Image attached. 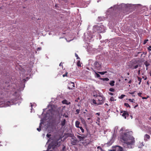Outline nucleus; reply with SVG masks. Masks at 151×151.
<instances>
[{
	"label": "nucleus",
	"instance_id": "obj_8",
	"mask_svg": "<svg viewBox=\"0 0 151 151\" xmlns=\"http://www.w3.org/2000/svg\"><path fill=\"white\" fill-rule=\"evenodd\" d=\"M123 149L122 147L119 146H116L115 147L114 149V151H122Z\"/></svg>",
	"mask_w": 151,
	"mask_h": 151
},
{
	"label": "nucleus",
	"instance_id": "obj_51",
	"mask_svg": "<svg viewBox=\"0 0 151 151\" xmlns=\"http://www.w3.org/2000/svg\"><path fill=\"white\" fill-rule=\"evenodd\" d=\"M67 0H59V1H64L65 2L67 1Z\"/></svg>",
	"mask_w": 151,
	"mask_h": 151
},
{
	"label": "nucleus",
	"instance_id": "obj_11",
	"mask_svg": "<svg viewBox=\"0 0 151 151\" xmlns=\"http://www.w3.org/2000/svg\"><path fill=\"white\" fill-rule=\"evenodd\" d=\"M66 119H63L61 121L60 123V125L62 127L64 126L66 124Z\"/></svg>",
	"mask_w": 151,
	"mask_h": 151
},
{
	"label": "nucleus",
	"instance_id": "obj_9",
	"mask_svg": "<svg viewBox=\"0 0 151 151\" xmlns=\"http://www.w3.org/2000/svg\"><path fill=\"white\" fill-rule=\"evenodd\" d=\"M122 115L125 119H126L127 118V117H128L129 116V114L127 111H124Z\"/></svg>",
	"mask_w": 151,
	"mask_h": 151
},
{
	"label": "nucleus",
	"instance_id": "obj_22",
	"mask_svg": "<svg viewBox=\"0 0 151 151\" xmlns=\"http://www.w3.org/2000/svg\"><path fill=\"white\" fill-rule=\"evenodd\" d=\"M77 65L78 67H81V62H80V60H78V61L77 63Z\"/></svg>",
	"mask_w": 151,
	"mask_h": 151
},
{
	"label": "nucleus",
	"instance_id": "obj_28",
	"mask_svg": "<svg viewBox=\"0 0 151 151\" xmlns=\"http://www.w3.org/2000/svg\"><path fill=\"white\" fill-rule=\"evenodd\" d=\"M138 67V65H134V67H132V69H136Z\"/></svg>",
	"mask_w": 151,
	"mask_h": 151
},
{
	"label": "nucleus",
	"instance_id": "obj_10",
	"mask_svg": "<svg viewBox=\"0 0 151 151\" xmlns=\"http://www.w3.org/2000/svg\"><path fill=\"white\" fill-rule=\"evenodd\" d=\"M76 136L79 139V141H83L85 138L84 136H81L78 135H76Z\"/></svg>",
	"mask_w": 151,
	"mask_h": 151
},
{
	"label": "nucleus",
	"instance_id": "obj_49",
	"mask_svg": "<svg viewBox=\"0 0 151 151\" xmlns=\"http://www.w3.org/2000/svg\"><path fill=\"white\" fill-rule=\"evenodd\" d=\"M132 82V81L131 80H129V81L128 82V83L129 84H130Z\"/></svg>",
	"mask_w": 151,
	"mask_h": 151
},
{
	"label": "nucleus",
	"instance_id": "obj_42",
	"mask_svg": "<svg viewBox=\"0 0 151 151\" xmlns=\"http://www.w3.org/2000/svg\"><path fill=\"white\" fill-rule=\"evenodd\" d=\"M96 76L97 77H100V76L99 75V74H98L97 73H96Z\"/></svg>",
	"mask_w": 151,
	"mask_h": 151
},
{
	"label": "nucleus",
	"instance_id": "obj_63",
	"mask_svg": "<svg viewBox=\"0 0 151 151\" xmlns=\"http://www.w3.org/2000/svg\"><path fill=\"white\" fill-rule=\"evenodd\" d=\"M129 73H127V75H129Z\"/></svg>",
	"mask_w": 151,
	"mask_h": 151
},
{
	"label": "nucleus",
	"instance_id": "obj_38",
	"mask_svg": "<svg viewBox=\"0 0 151 151\" xmlns=\"http://www.w3.org/2000/svg\"><path fill=\"white\" fill-rule=\"evenodd\" d=\"M51 136V134H47V135H46V136L48 137V138H49Z\"/></svg>",
	"mask_w": 151,
	"mask_h": 151
},
{
	"label": "nucleus",
	"instance_id": "obj_15",
	"mask_svg": "<svg viewBox=\"0 0 151 151\" xmlns=\"http://www.w3.org/2000/svg\"><path fill=\"white\" fill-rule=\"evenodd\" d=\"M150 138V135L147 134H146L144 136V139L145 140H147V139H149Z\"/></svg>",
	"mask_w": 151,
	"mask_h": 151
},
{
	"label": "nucleus",
	"instance_id": "obj_60",
	"mask_svg": "<svg viewBox=\"0 0 151 151\" xmlns=\"http://www.w3.org/2000/svg\"><path fill=\"white\" fill-rule=\"evenodd\" d=\"M85 110L86 111H87V109H85Z\"/></svg>",
	"mask_w": 151,
	"mask_h": 151
},
{
	"label": "nucleus",
	"instance_id": "obj_32",
	"mask_svg": "<svg viewBox=\"0 0 151 151\" xmlns=\"http://www.w3.org/2000/svg\"><path fill=\"white\" fill-rule=\"evenodd\" d=\"M109 91L111 92H113L114 91V89L113 88H110L109 89Z\"/></svg>",
	"mask_w": 151,
	"mask_h": 151
},
{
	"label": "nucleus",
	"instance_id": "obj_17",
	"mask_svg": "<svg viewBox=\"0 0 151 151\" xmlns=\"http://www.w3.org/2000/svg\"><path fill=\"white\" fill-rule=\"evenodd\" d=\"M81 120L82 123L83 124L84 126H86V124L85 120L83 118H82Z\"/></svg>",
	"mask_w": 151,
	"mask_h": 151
},
{
	"label": "nucleus",
	"instance_id": "obj_59",
	"mask_svg": "<svg viewBox=\"0 0 151 151\" xmlns=\"http://www.w3.org/2000/svg\"><path fill=\"white\" fill-rule=\"evenodd\" d=\"M55 6L56 7H57V5L56 4V5H55Z\"/></svg>",
	"mask_w": 151,
	"mask_h": 151
},
{
	"label": "nucleus",
	"instance_id": "obj_6",
	"mask_svg": "<svg viewBox=\"0 0 151 151\" xmlns=\"http://www.w3.org/2000/svg\"><path fill=\"white\" fill-rule=\"evenodd\" d=\"M94 65L95 68L98 70H100L101 68V65L97 61H95Z\"/></svg>",
	"mask_w": 151,
	"mask_h": 151
},
{
	"label": "nucleus",
	"instance_id": "obj_20",
	"mask_svg": "<svg viewBox=\"0 0 151 151\" xmlns=\"http://www.w3.org/2000/svg\"><path fill=\"white\" fill-rule=\"evenodd\" d=\"M137 78H138V81H139V82L138 83V84H139V85H140L142 79L141 78L139 77H137Z\"/></svg>",
	"mask_w": 151,
	"mask_h": 151
},
{
	"label": "nucleus",
	"instance_id": "obj_37",
	"mask_svg": "<svg viewBox=\"0 0 151 151\" xmlns=\"http://www.w3.org/2000/svg\"><path fill=\"white\" fill-rule=\"evenodd\" d=\"M149 96H147V97H142V99H147L148 98H149Z\"/></svg>",
	"mask_w": 151,
	"mask_h": 151
},
{
	"label": "nucleus",
	"instance_id": "obj_48",
	"mask_svg": "<svg viewBox=\"0 0 151 151\" xmlns=\"http://www.w3.org/2000/svg\"><path fill=\"white\" fill-rule=\"evenodd\" d=\"M136 105L134 106V108H136L138 106V104H137V103H135Z\"/></svg>",
	"mask_w": 151,
	"mask_h": 151
},
{
	"label": "nucleus",
	"instance_id": "obj_53",
	"mask_svg": "<svg viewBox=\"0 0 151 151\" xmlns=\"http://www.w3.org/2000/svg\"><path fill=\"white\" fill-rule=\"evenodd\" d=\"M145 65L146 67H147L149 65V64H147V63L145 64Z\"/></svg>",
	"mask_w": 151,
	"mask_h": 151
},
{
	"label": "nucleus",
	"instance_id": "obj_36",
	"mask_svg": "<svg viewBox=\"0 0 151 151\" xmlns=\"http://www.w3.org/2000/svg\"><path fill=\"white\" fill-rule=\"evenodd\" d=\"M68 73L67 72H66L65 73V74H63V77H65V76H67V74H68Z\"/></svg>",
	"mask_w": 151,
	"mask_h": 151
},
{
	"label": "nucleus",
	"instance_id": "obj_5",
	"mask_svg": "<svg viewBox=\"0 0 151 151\" xmlns=\"http://www.w3.org/2000/svg\"><path fill=\"white\" fill-rule=\"evenodd\" d=\"M96 29L98 32L101 33L104 31V27L103 25H97Z\"/></svg>",
	"mask_w": 151,
	"mask_h": 151
},
{
	"label": "nucleus",
	"instance_id": "obj_58",
	"mask_svg": "<svg viewBox=\"0 0 151 151\" xmlns=\"http://www.w3.org/2000/svg\"><path fill=\"white\" fill-rule=\"evenodd\" d=\"M124 80H125V81H127V78H125V79Z\"/></svg>",
	"mask_w": 151,
	"mask_h": 151
},
{
	"label": "nucleus",
	"instance_id": "obj_44",
	"mask_svg": "<svg viewBox=\"0 0 151 151\" xmlns=\"http://www.w3.org/2000/svg\"><path fill=\"white\" fill-rule=\"evenodd\" d=\"M41 49V48L40 47H38L37 49V51L40 50Z\"/></svg>",
	"mask_w": 151,
	"mask_h": 151
},
{
	"label": "nucleus",
	"instance_id": "obj_26",
	"mask_svg": "<svg viewBox=\"0 0 151 151\" xmlns=\"http://www.w3.org/2000/svg\"><path fill=\"white\" fill-rule=\"evenodd\" d=\"M97 149H99L101 151H104V150L103 149L101 148V147L100 146H98L97 147Z\"/></svg>",
	"mask_w": 151,
	"mask_h": 151
},
{
	"label": "nucleus",
	"instance_id": "obj_31",
	"mask_svg": "<svg viewBox=\"0 0 151 151\" xmlns=\"http://www.w3.org/2000/svg\"><path fill=\"white\" fill-rule=\"evenodd\" d=\"M106 72H99V73L101 75H104V74H105Z\"/></svg>",
	"mask_w": 151,
	"mask_h": 151
},
{
	"label": "nucleus",
	"instance_id": "obj_50",
	"mask_svg": "<svg viewBox=\"0 0 151 151\" xmlns=\"http://www.w3.org/2000/svg\"><path fill=\"white\" fill-rule=\"evenodd\" d=\"M109 95H113V93H112L109 92Z\"/></svg>",
	"mask_w": 151,
	"mask_h": 151
},
{
	"label": "nucleus",
	"instance_id": "obj_27",
	"mask_svg": "<svg viewBox=\"0 0 151 151\" xmlns=\"http://www.w3.org/2000/svg\"><path fill=\"white\" fill-rule=\"evenodd\" d=\"M128 100H129V101L130 102L134 103H135V102L134 101V99H128Z\"/></svg>",
	"mask_w": 151,
	"mask_h": 151
},
{
	"label": "nucleus",
	"instance_id": "obj_35",
	"mask_svg": "<svg viewBox=\"0 0 151 151\" xmlns=\"http://www.w3.org/2000/svg\"><path fill=\"white\" fill-rule=\"evenodd\" d=\"M75 56L77 58V59H80V58L78 56V55L76 53H75Z\"/></svg>",
	"mask_w": 151,
	"mask_h": 151
},
{
	"label": "nucleus",
	"instance_id": "obj_46",
	"mask_svg": "<svg viewBox=\"0 0 151 151\" xmlns=\"http://www.w3.org/2000/svg\"><path fill=\"white\" fill-rule=\"evenodd\" d=\"M140 73V70H139L138 71V75H139Z\"/></svg>",
	"mask_w": 151,
	"mask_h": 151
},
{
	"label": "nucleus",
	"instance_id": "obj_39",
	"mask_svg": "<svg viewBox=\"0 0 151 151\" xmlns=\"http://www.w3.org/2000/svg\"><path fill=\"white\" fill-rule=\"evenodd\" d=\"M147 48L149 51H151V46H149Z\"/></svg>",
	"mask_w": 151,
	"mask_h": 151
},
{
	"label": "nucleus",
	"instance_id": "obj_40",
	"mask_svg": "<svg viewBox=\"0 0 151 151\" xmlns=\"http://www.w3.org/2000/svg\"><path fill=\"white\" fill-rule=\"evenodd\" d=\"M103 80H105L106 81H108L109 80V79L108 78H103Z\"/></svg>",
	"mask_w": 151,
	"mask_h": 151
},
{
	"label": "nucleus",
	"instance_id": "obj_12",
	"mask_svg": "<svg viewBox=\"0 0 151 151\" xmlns=\"http://www.w3.org/2000/svg\"><path fill=\"white\" fill-rule=\"evenodd\" d=\"M13 104V102L10 101H8L6 103L5 105L7 106H8Z\"/></svg>",
	"mask_w": 151,
	"mask_h": 151
},
{
	"label": "nucleus",
	"instance_id": "obj_3",
	"mask_svg": "<svg viewBox=\"0 0 151 151\" xmlns=\"http://www.w3.org/2000/svg\"><path fill=\"white\" fill-rule=\"evenodd\" d=\"M60 139H54L49 144L48 148L52 147L54 149L55 147H59L61 144V141H59Z\"/></svg>",
	"mask_w": 151,
	"mask_h": 151
},
{
	"label": "nucleus",
	"instance_id": "obj_16",
	"mask_svg": "<svg viewBox=\"0 0 151 151\" xmlns=\"http://www.w3.org/2000/svg\"><path fill=\"white\" fill-rule=\"evenodd\" d=\"M80 124V122L78 121H77L75 122V126L77 128L79 127V124Z\"/></svg>",
	"mask_w": 151,
	"mask_h": 151
},
{
	"label": "nucleus",
	"instance_id": "obj_52",
	"mask_svg": "<svg viewBox=\"0 0 151 151\" xmlns=\"http://www.w3.org/2000/svg\"><path fill=\"white\" fill-rule=\"evenodd\" d=\"M96 114H97V115H98V116H99L100 115V113H97Z\"/></svg>",
	"mask_w": 151,
	"mask_h": 151
},
{
	"label": "nucleus",
	"instance_id": "obj_62",
	"mask_svg": "<svg viewBox=\"0 0 151 151\" xmlns=\"http://www.w3.org/2000/svg\"><path fill=\"white\" fill-rule=\"evenodd\" d=\"M147 84H149L148 81H147Z\"/></svg>",
	"mask_w": 151,
	"mask_h": 151
},
{
	"label": "nucleus",
	"instance_id": "obj_54",
	"mask_svg": "<svg viewBox=\"0 0 151 151\" xmlns=\"http://www.w3.org/2000/svg\"><path fill=\"white\" fill-rule=\"evenodd\" d=\"M149 119L150 120H151V116L149 118Z\"/></svg>",
	"mask_w": 151,
	"mask_h": 151
},
{
	"label": "nucleus",
	"instance_id": "obj_14",
	"mask_svg": "<svg viewBox=\"0 0 151 151\" xmlns=\"http://www.w3.org/2000/svg\"><path fill=\"white\" fill-rule=\"evenodd\" d=\"M137 63L136 61H133L131 63V64L130 65V68L132 69V67H134V65Z\"/></svg>",
	"mask_w": 151,
	"mask_h": 151
},
{
	"label": "nucleus",
	"instance_id": "obj_7",
	"mask_svg": "<svg viewBox=\"0 0 151 151\" xmlns=\"http://www.w3.org/2000/svg\"><path fill=\"white\" fill-rule=\"evenodd\" d=\"M75 87V84L73 82H71L68 86V88L69 90H72Z\"/></svg>",
	"mask_w": 151,
	"mask_h": 151
},
{
	"label": "nucleus",
	"instance_id": "obj_29",
	"mask_svg": "<svg viewBox=\"0 0 151 151\" xmlns=\"http://www.w3.org/2000/svg\"><path fill=\"white\" fill-rule=\"evenodd\" d=\"M125 96V95H122L120 97H119V98L120 99H122Z\"/></svg>",
	"mask_w": 151,
	"mask_h": 151
},
{
	"label": "nucleus",
	"instance_id": "obj_13",
	"mask_svg": "<svg viewBox=\"0 0 151 151\" xmlns=\"http://www.w3.org/2000/svg\"><path fill=\"white\" fill-rule=\"evenodd\" d=\"M62 103L63 104H65L67 105H69L70 104V102L68 101L67 100H64L62 101Z\"/></svg>",
	"mask_w": 151,
	"mask_h": 151
},
{
	"label": "nucleus",
	"instance_id": "obj_43",
	"mask_svg": "<svg viewBox=\"0 0 151 151\" xmlns=\"http://www.w3.org/2000/svg\"><path fill=\"white\" fill-rule=\"evenodd\" d=\"M135 92V91L132 92H129V93L131 94H134V93Z\"/></svg>",
	"mask_w": 151,
	"mask_h": 151
},
{
	"label": "nucleus",
	"instance_id": "obj_47",
	"mask_svg": "<svg viewBox=\"0 0 151 151\" xmlns=\"http://www.w3.org/2000/svg\"><path fill=\"white\" fill-rule=\"evenodd\" d=\"M63 116H64L66 118H67L68 117V116L67 115H65V114H64V115H63Z\"/></svg>",
	"mask_w": 151,
	"mask_h": 151
},
{
	"label": "nucleus",
	"instance_id": "obj_24",
	"mask_svg": "<svg viewBox=\"0 0 151 151\" xmlns=\"http://www.w3.org/2000/svg\"><path fill=\"white\" fill-rule=\"evenodd\" d=\"M124 105L126 107H129V108H130V106H129V104L127 103H125L124 104Z\"/></svg>",
	"mask_w": 151,
	"mask_h": 151
},
{
	"label": "nucleus",
	"instance_id": "obj_45",
	"mask_svg": "<svg viewBox=\"0 0 151 151\" xmlns=\"http://www.w3.org/2000/svg\"><path fill=\"white\" fill-rule=\"evenodd\" d=\"M51 148V147H49L46 150H44L43 151H52L51 150H49V149H50Z\"/></svg>",
	"mask_w": 151,
	"mask_h": 151
},
{
	"label": "nucleus",
	"instance_id": "obj_18",
	"mask_svg": "<svg viewBox=\"0 0 151 151\" xmlns=\"http://www.w3.org/2000/svg\"><path fill=\"white\" fill-rule=\"evenodd\" d=\"M147 132L151 135V127H148V129H147Z\"/></svg>",
	"mask_w": 151,
	"mask_h": 151
},
{
	"label": "nucleus",
	"instance_id": "obj_34",
	"mask_svg": "<svg viewBox=\"0 0 151 151\" xmlns=\"http://www.w3.org/2000/svg\"><path fill=\"white\" fill-rule=\"evenodd\" d=\"M148 41V39L145 40L144 41L143 44L144 45L146 44L147 42Z\"/></svg>",
	"mask_w": 151,
	"mask_h": 151
},
{
	"label": "nucleus",
	"instance_id": "obj_56",
	"mask_svg": "<svg viewBox=\"0 0 151 151\" xmlns=\"http://www.w3.org/2000/svg\"><path fill=\"white\" fill-rule=\"evenodd\" d=\"M90 142H91L90 141H89L88 142H87V143H88V144H89Z\"/></svg>",
	"mask_w": 151,
	"mask_h": 151
},
{
	"label": "nucleus",
	"instance_id": "obj_23",
	"mask_svg": "<svg viewBox=\"0 0 151 151\" xmlns=\"http://www.w3.org/2000/svg\"><path fill=\"white\" fill-rule=\"evenodd\" d=\"M63 148L61 151H66L65 146L64 145H63Z\"/></svg>",
	"mask_w": 151,
	"mask_h": 151
},
{
	"label": "nucleus",
	"instance_id": "obj_4",
	"mask_svg": "<svg viewBox=\"0 0 151 151\" xmlns=\"http://www.w3.org/2000/svg\"><path fill=\"white\" fill-rule=\"evenodd\" d=\"M71 143L73 145H76L77 143L79 142V141L76 139V137L74 135L71 136Z\"/></svg>",
	"mask_w": 151,
	"mask_h": 151
},
{
	"label": "nucleus",
	"instance_id": "obj_61",
	"mask_svg": "<svg viewBox=\"0 0 151 151\" xmlns=\"http://www.w3.org/2000/svg\"><path fill=\"white\" fill-rule=\"evenodd\" d=\"M90 119V118H88L87 119H88V120H89V119Z\"/></svg>",
	"mask_w": 151,
	"mask_h": 151
},
{
	"label": "nucleus",
	"instance_id": "obj_41",
	"mask_svg": "<svg viewBox=\"0 0 151 151\" xmlns=\"http://www.w3.org/2000/svg\"><path fill=\"white\" fill-rule=\"evenodd\" d=\"M142 93H138V96L139 97H142L141 96V94H142Z\"/></svg>",
	"mask_w": 151,
	"mask_h": 151
},
{
	"label": "nucleus",
	"instance_id": "obj_1",
	"mask_svg": "<svg viewBox=\"0 0 151 151\" xmlns=\"http://www.w3.org/2000/svg\"><path fill=\"white\" fill-rule=\"evenodd\" d=\"M122 142L124 143L123 145L126 148H133L135 142L134 138L131 136L129 132L124 133L121 137Z\"/></svg>",
	"mask_w": 151,
	"mask_h": 151
},
{
	"label": "nucleus",
	"instance_id": "obj_25",
	"mask_svg": "<svg viewBox=\"0 0 151 151\" xmlns=\"http://www.w3.org/2000/svg\"><path fill=\"white\" fill-rule=\"evenodd\" d=\"M78 128H79L80 129L82 133L84 132V130L82 127H78Z\"/></svg>",
	"mask_w": 151,
	"mask_h": 151
},
{
	"label": "nucleus",
	"instance_id": "obj_19",
	"mask_svg": "<svg viewBox=\"0 0 151 151\" xmlns=\"http://www.w3.org/2000/svg\"><path fill=\"white\" fill-rule=\"evenodd\" d=\"M115 83V82L114 81H111L110 82V85L111 86H113L114 85V83Z\"/></svg>",
	"mask_w": 151,
	"mask_h": 151
},
{
	"label": "nucleus",
	"instance_id": "obj_33",
	"mask_svg": "<svg viewBox=\"0 0 151 151\" xmlns=\"http://www.w3.org/2000/svg\"><path fill=\"white\" fill-rule=\"evenodd\" d=\"M110 100L111 101H114V97L113 96L111 97L110 98Z\"/></svg>",
	"mask_w": 151,
	"mask_h": 151
},
{
	"label": "nucleus",
	"instance_id": "obj_2",
	"mask_svg": "<svg viewBox=\"0 0 151 151\" xmlns=\"http://www.w3.org/2000/svg\"><path fill=\"white\" fill-rule=\"evenodd\" d=\"M94 96H96L95 95H93ZM104 99L101 96H96L95 99H93V103L94 104L98 105L102 104L104 102Z\"/></svg>",
	"mask_w": 151,
	"mask_h": 151
},
{
	"label": "nucleus",
	"instance_id": "obj_30",
	"mask_svg": "<svg viewBox=\"0 0 151 151\" xmlns=\"http://www.w3.org/2000/svg\"><path fill=\"white\" fill-rule=\"evenodd\" d=\"M80 110L78 109H77L76 110V114H78L80 112Z\"/></svg>",
	"mask_w": 151,
	"mask_h": 151
},
{
	"label": "nucleus",
	"instance_id": "obj_55",
	"mask_svg": "<svg viewBox=\"0 0 151 151\" xmlns=\"http://www.w3.org/2000/svg\"><path fill=\"white\" fill-rule=\"evenodd\" d=\"M147 78L146 77H145L144 78L145 80H146L147 79Z\"/></svg>",
	"mask_w": 151,
	"mask_h": 151
},
{
	"label": "nucleus",
	"instance_id": "obj_57",
	"mask_svg": "<svg viewBox=\"0 0 151 151\" xmlns=\"http://www.w3.org/2000/svg\"><path fill=\"white\" fill-rule=\"evenodd\" d=\"M59 65H60V66L62 65V63H60V64H59Z\"/></svg>",
	"mask_w": 151,
	"mask_h": 151
},
{
	"label": "nucleus",
	"instance_id": "obj_64",
	"mask_svg": "<svg viewBox=\"0 0 151 151\" xmlns=\"http://www.w3.org/2000/svg\"><path fill=\"white\" fill-rule=\"evenodd\" d=\"M83 113H84V114H85L86 113V112H83Z\"/></svg>",
	"mask_w": 151,
	"mask_h": 151
},
{
	"label": "nucleus",
	"instance_id": "obj_21",
	"mask_svg": "<svg viewBox=\"0 0 151 151\" xmlns=\"http://www.w3.org/2000/svg\"><path fill=\"white\" fill-rule=\"evenodd\" d=\"M42 122H40V124L39 127L37 128V130L39 132H40L41 130V125Z\"/></svg>",
	"mask_w": 151,
	"mask_h": 151
}]
</instances>
